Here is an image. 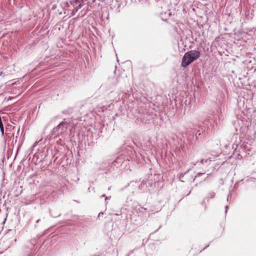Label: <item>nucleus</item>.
Returning <instances> with one entry per match:
<instances>
[{
	"mask_svg": "<svg viewBox=\"0 0 256 256\" xmlns=\"http://www.w3.org/2000/svg\"><path fill=\"white\" fill-rule=\"evenodd\" d=\"M70 3L74 7L78 4V6L74 8V9L72 10L71 14L72 16H74L78 12V11L84 5V0H71L70 1Z\"/></svg>",
	"mask_w": 256,
	"mask_h": 256,
	"instance_id": "obj_3",
	"label": "nucleus"
},
{
	"mask_svg": "<svg viewBox=\"0 0 256 256\" xmlns=\"http://www.w3.org/2000/svg\"><path fill=\"white\" fill-rule=\"evenodd\" d=\"M98 256H99V255H98Z\"/></svg>",
	"mask_w": 256,
	"mask_h": 256,
	"instance_id": "obj_26",
	"label": "nucleus"
},
{
	"mask_svg": "<svg viewBox=\"0 0 256 256\" xmlns=\"http://www.w3.org/2000/svg\"><path fill=\"white\" fill-rule=\"evenodd\" d=\"M14 70V68L12 66H8L4 68L2 72H0V76H6L10 74V72Z\"/></svg>",
	"mask_w": 256,
	"mask_h": 256,
	"instance_id": "obj_4",
	"label": "nucleus"
},
{
	"mask_svg": "<svg viewBox=\"0 0 256 256\" xmlns=\"http://www.w3.org/2000/svg\"><path fill=\"white\" fill-rule=\"evenodd\" d=\"M200 56V52L198 50H192L185 53L182 61V66L186 68L195 60Z\"/></svg>",
	"mask_w": 256,
	"mask_h": 256,
	"instance_id": "obj_1",
	"label": "nucleus"
},
{
	"mask_svg": "<svg viewBox=\"0 0 256 256\" xmlns=\"http://www.w3.org/2000/svg\"><path fill=\"white\" fill-rule=\"evenodd\" d=\"M110 189H111V187H109V188H108V190H110Z\"/></svg>",
	"mask_w": 256,
	"mask_h": 256,
	"instance_id": "obj_23",
	"label": "nucleus"
},
{
	"mask_svg": "<svg viewBox=\"0 0 256 256\" xmlns=\"http://www.w3.org/2000/svg\"><path fill=\"white\" fill-rule=\"evenodd\" d=\"M238 186V182H236V184H234V188H236Z\"/></svg>",
	"mask_w": 256,
	"mask_h": 256,
	"instance_id": "obj_17",
	"label": "nucleus"
},
{
	"mask_svg": "<svg viewBox=\"0 0 256 256\" xmlns=\"http://www.w3.org/2000/svg\"><path fill=\"white\" fill-rule=\"evenodd\" d=\"M102 197H104V198H105L106 197V194H103L102 196Z\"/></svg>",
	"mask_w": 256,
	"mask_h": 256,
	"instance_id": "obj_20",
	"label": "nucleus"
},
{
	"mask_svg": "<svg viewBox=\"0 0 256 256\" xmlns=\"http://www.w3.org/2000/svg\"><path fill=\"white\" fill-rule=\"evenodd\" d=\"M70 123V121H66V119H64L56 126L53 128L51 132L52 136H54V138L62 136V134L67 131Z\"/></svg>",
	"mask_w": 256,
	"mask_h": 256,
	"instance_id": "obj_2",
	"label": "nucleus"
},
{
	"mask_svg": "<svg viewBox=\"0 0 256 256\" xmlns=\"http://www.w3.org/2000/svg\"><path fill=\"white\" fill-rule=\"evenodd\" d=\"M211 162V160L209 158L204 160V159H201L200 162L198 160L196 162H192L191 164L192 166V168H193L194 166H196L197 164L200 162V164H203L204 162L207 165L210 164V162Z\"/></svg>",
	"mask_w": 256,
	"mask_h": 256,
	"instance_id": "obj_6",
	"label": "nucleus"
},
{
	"mask_svg": "<svg viewBox=\"0 0 256 256\" xmlns=\"http://www.w3.org/2000/svg\"><path fill=\"white\" fill-rule=\"evenodd\" d=\"M150 182L149 180H146V181L143 180L140 186L139 187L142 188V187L144 186V184H146V186H147L148 184L150 185Z\"/></svg>",
	"mask_w": 256,
	"mask_h": 256,
	"instance_id": "obj_9",
	"label": "nucleus"
},
{
	"mask_svg": "<svg viewBox=\"0 0 256 256\" xmlns=\"http://www.w3.org/2000/svg\"><path fill=\"white\" fill-rule=\"evenodd\" d=\"M141 209H142V210H141L142 212L143 213V214H145L146 209L142 208H141Z\"/></svg>",
	"mask_w": 256,
	"mask_h": 256,
	"instance_id": "obj_15",
	"label": "nucleus"
},
{
	"mask_svg": "<svg viewBox=\"0 0 256 256\" xmlns=\"http://www.w3.org/2000/svg\"><path fill=\"white\" fill-rule=\"evenodd\" d=\"M35 242H36L35 240H32L30 241V242L31 245H32V247H34V246Z\"/></svg>",
	"mask_w": 256,
	"mask_h": 256,
	"instance_id": "obj_14",
	"label": "nucleus"
},
{
	"mask_svg": "<svg viewBox=\"0 0 256 256\" xmlns=\"http://www.w3.org/2000/svg\"><path fill=\"white\" fill-rule=\"evenodd\" d=\"M42 140V139H41V140H38V141L36 140V142H35L32 144V146L30 148V149H29V150L30 151V152H32V150H33L34 148V147H36V146L37 145V144H38L40 142V140Z\"/></svg>",
	"mask_w": 256,
	"mask_h": 256,
	"instance_id": "obj_10",
	"label": "nucleus"
},
{
	"mask_svg": "<svg viewBox=\"0 0 256 256\" xmlns=\"http://www.w3.org/2000/svg\"><path fill=\"white\" fill-rule=\"evenodd\" d=\"M234 190H231L229 192V194L228 196V197H227V201L228 202L229 199H230L232 197V194H234Z\"/></svg>",
	"mask_w": 256,
	"mask_h": 256,
	"instance_id": "obj_11",
	"label": "nucleus"
},
{
	"mask_svg": "<svg viewBox=\"0 0 256 256\" xmlns=\"http://www.w3.org/2000/svg\"><path fill=\"white\" fill-rule=\"evenodd\" d=\"M228 206H225V213L226 214V212H227V210H228Z\"/></svg>",
	"mask_w": 256,
	"mask_h": 256,
	"instance_id": "obj_18",
	"label": "nucleus"
},
{
	"mask_svg": "<svg viewBox=\"0 0 256 256\" xmlns=\"http://www.w3.org/2000/svg\"><path fill=\"white\" fill-rule=\"evenodd\" d=\"M209 244L207 245L206 248H207Z\"/></svg>",
	"mask_w": 256,
	"mask_h": 256,
	"instance_id": "obj_25",
	"label": "nucleus"
},
{
	"mask_svg": "<svg viewBox=\"0 0 256 256\" xmlns=\"http://www.w3.org/2000/svg\"><path fill=\"white\" fill-rule=\"evenodd\" d=\"M205 174L204 172V173L198 172L196 175L192 176L191 177V178H190V180H191V182H194V180H197V181H198L199 183H200L206 180V178H200V180H198V178L200 176H202V174Z\"/></svg>",
	"mask_w": 256,
	"mask_h": 256,
	"instance_id": "obj_5",
	"label": "nucleus"
},
{
	"mask_svg": "<svg viewBox=\"0 0 256 256\" xmlns=\"http://www.w3.org/2000/svg\"><path fill=\"white\" fill-rule=\"evenodd\" d=\"M108 82L110 83H112L114 85L116 84V80L114 76H113L112 78H110L108 79Z\"/></svg>",
	"mask_w": 256,
	"mask_h": 256,
	"instance_id": "obj_8",
	"label": "nucleus"
},
{
	"mask_svg": "<svg viewBox=\"0 0 256 256\" xmlns=\"http://www.w3.org/2000/svg\"><path fill=\"white\" fill-rule=\"evenodd\" d=\"M40 219H39V220H38L36 221V223L39 222H40Z\"/></svg>",
	"mask_w": 256,
	"mask_h": 256,
	"instance_id": "obj_22",
	"label": "nucleus"
},
{
	"mask_svg": "<svg viewBox=\"0 0 256 256\" xmlns=\"http://www.w3.org/2000/svg\"><path fill=\"white\" fill-rule=\"evenodd\" d=\"M214 196H215V193L214 192H211L208 194V197L206 198H207L208 200L210 198H212L214 197Z\"/></svg>",
	"mask_w": 256,
	"mask_h": 256,
	"instance_id": "obj_12",
	"label": "nucleus"
},
{
	"mask_svg": "<svg viewBox=\"0 0 256 256\" xmlns=\"http://www.w3.org/2000/svg\"><path fill=\"white\" fill-rule=\"evenodd\" d=\"M210 174H207V176L206 178V179L210 177Z\"/></svg>",
	"mask_w": 256,
	"mask_h": 256,
	"instance_id": "obj_21",
	"label": "nucleus"
},
{
	"mask_svg": "<svg viewBox=\"0 0 256 256\" xmlns=\"http://www.w3.org/2000/svg\"><path fill=\"white\" fill-rule=\"evenodd\" d=\"M201 134H202V133H201L200 131V130H198L195 134L196 140H198V137L200 136H201Z\"/></svg>",
	"mask_w": 256,
	"mask_h": 256,
	"instance_id": "obj_13",
	"label": "nucleus"
},
{
	"mask_svg": "<svg viewBox=\"0 0 256 256\" xmlns=\"http://www.w3.org/2000/svg\"><path fill=\"white\" fill-rule=\"evenodd\" d=\"M103 212H100L98 215V218H99L100 216H101V214H103Z\"/></svg>",
	"mask_w": 256,
	"mask_h": 256,
	"instance_id": "obj_19",
	"label": "nucleus"
},
{
	"mask_svg": "<svg viewBox=\"0 0 256 256\" xmlns=\"http://www.w3.org/2000/svg\"><path fill=\"white\" fill-rule=\"evenodd\" d=\"M110 198H110H108V197H106V198H105V202L106 204L108 203L107 200H109Z\"/></svg>",
	"mask_w": 256,
	"mask_h": 256,
	"instance_id": "obj_16",
	"label": "nucleus"
},
{
	"mask_svg": "<svg viewBox=\"0 0 256 256\" xmlns=\"http://www.w3.org/2000/svg\"><path fill=\"white\" fill-rule=\"evenodd\" d=\"M78 6V4H77L74 7V8H76V6Z\"/></svg>",
	"mask_w": 256,
	"mask_h": 256,
	"instance_id": "obj_24",
	"label": "nucleus"
},
{
	"mask_svg": "<svg viewBox=\"0 0 256 256\" xmlns=\"http://www.w3.org/2000/svg\"><path fill=\"white\" fill-rule=\"evenodd\" d=\"M190 168L188 169L184 173H182L180 175L179 178L180 180L182 182H184V181L183 180L184 175L188 172L190 170Z\"/></svg>",
	"mask_w": 256,
	"mask_h": 256,
	"instance_id": "obj_7",
	"label": "nucleus"
}]
</instances>
